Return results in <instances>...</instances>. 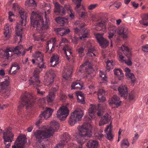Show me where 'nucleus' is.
Listing matches in <instances>:
<instances>
[{"instance_id":"obj_1","label":"nucleus","mask_w":148,"mask_h":148,"mask_svg":"<svg viewBox=\"0 0 148 148\" xmlns=\"http://www.w3.org/2000/svg\"><path fill=\"white\" fill-rule=\"evenodd\" d=\"M46 6L48 7L47 11H45V18L42 17L36 12H32L31 16V26L34 27L36 28V33L33 35L34 41H43L46 34L45 30L49 28V20L47 18V15L50 12V6L49 4H47Z\"/></svg>"},{"instance_id":"obj_2","label":"nucleus","mask_w":148,"mask_h":148,"mask_svg":"<svg viewBox=\"0 0 148 148\" xmlns=\"http://www.w3.org/2000/svg\"><path fill=\"white\" fill-rule=\"evenodd\" d=\"M50 124L51 127L44 126L42 130H37L34 132L36 139L39 142L43 139L49 138L52 136L54 132L59 129L60 125L57 122L52 121Z\"/></svg>"},{"instance_id":"obj_3","label":"nucleus","mask_w":148,"mask_h":148,"mask_svg":"<svg viewBox=\"0 0 148 148\" xmlns=\"http://www.w3.org/2000/svg\"><path fill=\"white\" fill-rule=\"evenodd\" d=\"M92 127L90 123H84L82 126L78 128L79 133L75 136L74 138L78 143L81 144L79 148H82V145L92 135L91 129Z\"/></svg>"},{"instance_id":"obj_4","label":"nucleus","mask_w":148,"mask_h":148,"mask_svg":"<svg viewBox=\"0 0 148 148\" xmlns=\"http://www.w3.org/2000/svg\"><path fill=\"white\" fill-rule=\"evenodd\" d=\"M32 97V96L31 94L27 92L22 95L20 102V105L18 107V110H19L18 114L20 116H23L21 114L23 113V112L22 110H20L22 107L25 106L27 108L32 106L33 102L30 100Z\"/></svg>"},{"instance_id":"obj_5","label":"nucleus","mask_w":148,"mask_h":148,"mask_svg":"<svg viewBox=\"0 0 148 148\" xmlns=\"http://www.w3.org/2000/svg\"><path fill=\"white\" fill-rule=\"evenodd\" d=\"M41 71L38 69H35L33 76L31 77L29 80V83L30 85L36 88L37 89V92L40 95H42L45 93L44 91H41L39 87L41 84L39 79L38 74Z\"/></svg>"},{"instance_id":"obj_6","label":"nucleus","mask_w":148,"mask_h":148,"mask_svg":"<svg viewBox=\"0 0 148 148\" xmlns=\"http://www.w3.org/2000/svg\"><path fill=\"white\" fill-rule=\"evenodd\" d=\"M23 48L22 45L18 46L15 47L7 48L2 53V58L4 59L11 61L13 58L12 56L14 54L17 55H20L21 52L20 51Z\"/></svg>"},{"instance_id":"obj_7","label":"nucleus","mask_w":148,"mask_h":148,"mask_svg":"<svg viewBox=\"0 0 148 148\" xmlns=\"http://www.w3.org/2000/svg\"><path fill=\"white\" fill-rule=\"evenodd\" d=\"M84 114L83 112L81 110H76L73 112L69 121V124L71 126L73 125L77 122L81 120Z\"/></svg>"},{"instance_id":"obj_8","label":"nucleus","mask_w":148,"mask_h":148,"mask_svg":"<svg viewBox=\"0 0 148 148\" xmlns=\"http://www.w3.org/2000/svg\"><path fill=\"white\" fill-rule=\"evenodd\" d=\"M55 75L53 70L51 69L47 71L44 77L43 83L44 85L50 87L54 82Z\"/></svg>"},{"instance_id":"obj_9","label":"nucleus","mask_w":148,"mask_h":148,"mask_svg":"<svg viewBox=\"0 0 148 148\" xmlns=\"http://www.w3.org/2000/svg\"><path fill=\"white\" fill-rule=\"evenodd\" d=\"M27 141L26 136L20 135L16 139L12 148H24V145Z\"/></svg>"},{"instance_id":"obj_10","label":"nucleus","mask_w":148,"mask_h":148,"mask_svg":"<svg viewBox=\"0 0 148 148\" xmlns=\"http://www.w3.org/2000/svg\"><path fill=\"white\" fill-rule=\"evenodd\" d=\"M33 57L34 58V59H32V61L33 64L35 63V62L38 64L39 68H44V63L43 62V54L39 51H36L33 55Z\"/></svg>"},{"instance_id":"obj_11","label":"nucleus","mask_w":148,"mask_h":148,"mask_svg":"<svg viewBox=\"0 0 148 148\" xmlns=\"http://www.w3.org/2000/svg\"><path fill=\"white\" fill-rule=\"evenodd\" d=\"M68 42V40L65 38H62L61 40V42L59 44V45L60 46H63V50L65 53L67 60L69 61L72 56V53L71 50V48L66 45Z\"/></svg>"},{"instance_id":"obj_12","label":"nucleus","mask_w":148,"mask_h":148,"mask_svg":"<svg viewBox=\"0 0 148 148\" xmlns=\"http://www.w3.org/2000/svg\"><path fill=\"white\" fill-rule=\"evenodd\" d=\"M69 113V110L67 106H63L57 111L56 115L58 119L62 120L67 116Z\"/></svg>"},{"instance_id":"obj_13","label":"nucleus","mask_w":148,"mask_h":148,"mask_svg":"<svg viewBox=\"0 0 148 148\" xmlns=\"http://www.w3.org/2000/svg\"><path fill=\"white\" fill-rule=\"evenodd\" d=\"M14 135L10 128H7L4 130L3 138L4 143L11 142L14 140Z\"/></svg>"},{"instance_id":"obj_14","label":"nucleus","mask_w":148,"mask_h":148,"mask_svg":"<svg viewBox=\"0 0 148 148\" xmlns=\"http://www.w3.org/2000/svg\"><path fill=\"white\" fill-rule=\"evenodd\" d=\"M75 32L76 34L79 33V38L81 40H84L88 38L89 36V32L87 29H83L82 30L76 28L74 29Z\"/></svg>"},{"instance_id":"obj_15","label":"nucleus","mask_w":148,"mask_h":148,"mask_svg":"<svg viewBox=\"0 0 148 148\" xmlns=\"http://www.w3.org/2000/svg\"><path fill=\"white\" fill-rule=\"evenodd\" d=\"M103 34H97L96 37L100 45L102 47L106 48L108 45V42L102 36Z\"/></svg>"},{"instance_id":"obj_16","label":"nucleus","mask_w":148,"mask_h":148,"mask_svg":"<svg viewBox=\"0 0 148 148\" xmlns=\"http://www.w3.org/2000/svg\"><path fill=\"white\" fill-rule=\"evenodd\" d=\"M119 95L126 99L128 95L127 87L126 86L121 85L118 88Z\"/></svg>"},{"instance_id":"obj_17","label":"nucleus","mask_w":148,"mask_h":148,"mask_svg":"<svg viewBox=\"0 0 148 148\" xmlns=\"http://www.w3.org/2000/svg\"><path fill=\"white\" fill-rule=\"evenodd\" d=\"M58 86H56V88H52L49 92L48 95L47 96V99L48 103H51L54 100L55 98L54 93L56 92Z\"/></svg>"},{"instance_id":"obj_18","label":"nucleus","mask_w":148,"mask_h":148,"mask_svg":"<svg viewBox=\"0 0 148 148\" xmlns=\"http://www.w3.org/2000/svg\"><path fill=\"white\" fill-rule=\"evenodd\" d=\"M54 12L55 14L64 15L65 13L64 8L62 6L59 5L58 3H55V8Z\"/></svg>"},{"instance_id":"obj_19","label":"nucleus","mask_w":148,"mask_h":148,"mask_svg":"<svg viewBox=\"0 0 148 148\" xmlns=\"http://www.w3.org/2000/svg\"><path fill=\"white\" fill-rule=\"evenodd\" d=\"M106 22L104 20H101L99 21L96 24L95 29L97 31H102L103 32H106Z\"/></svg>"},{"instance_id":"obj_20","label":"nucleus","mask_w":148,"mask_h":148,"mask_svg":"<svg viewBox=\"0 0 148 148\" xmlns=\"http://www.w3.org/2000/svg\"><path fill=\"white\" fill-rule=\"evenodd\" d=\"M121 103V101L120 100L119 98L116 95L113 96L109 100V103L110 105L114 104L116 107L119 106Z\"/></svg>"},{"instance_id":"obj_21","label":"nucleus","mask_w":148,"mask_h":148,"mask_svg":"<svg viewBox=\"0 0 148 148\" xmlns=\"http://www.w3.org/2000/svg\"><path fill=\"white\" fill-rule=\"evenodd\" d=\"M88 62H86L80 66L79 71H78V73H82L83 69H85L86 71L87 72L88 74L92 73L94 71L92 67L88 65Z\"/></svg>"},{"instance_id":"obj_22","label":"nucleus","mask_w":148,"mask_h":148,"mask_svg":"<svg viewBox=\"0 0 148 148\" xmlns=\"http://www.w3.org/2000/svg\"><path fill=\"white\" fill-rule=\"evenodd\" d=\"M119 34L124 39H127L129 38V31L127 27H122L119 30Z\"/></svg>"},{"instance_id":"obj_23","label":"nucleus","mask_w":148,"mask_h":148,"mask_svg":"<svg viewBox=\"0 0 148 148\" xmlns=\"http://www.w3.org/2000/svg\"><path fill=\"white\" fill-rule=\"evenodd\" d=\"M117 30V28L116 27L112 24H110L108 28L109 31V38L110 39L111 41V46H112V40L111 39L112 38L115 33Z\"/></svg>"},{"instance_id":"obj_24","label":"nucleus","mask_w":148,"mask_h":148,"mask_svg":"<svg viewBox=\"0 0 148 148\" xmlns=\"http://www.w3.org/2000/svg\"><path fill=\"white\" fill-rule=\"evenodd\" d=\"M112 126L111 123L108 125L105 130V132L107 134V138L110 140H112L114 137V135L112 133Z\"/></svg>"},{"instance_id":"obj_25","label":"nucleus","mask_w":148,"mask_h":148,"mask_svg":"<svg viewBox=\"0 0 148 148\" xmlns=\"http://www.w3.org/2000/svg\"><path fill=\"white\" fill-rule=\"evenodd\" d=\"M56 33L61 36L68 34L70 32V29L67 27L64 28H57L55 29Z\"/></svg>"},{"instance_id":"obj_26","label":"nucleus","mask_w":148,"mask_h":148,"mask_svg":"<svg viewBox=\"0 0 148 148\" xmlns=\"http://www.w3.org/2000/svg\"><path fill=\"white\" fill-rule=\"evenodd\" d=\"M97 95L99 102L103 103L106 101L105 92L103 90L99 89L98 91Z\"/></svg>"},{"instance_id":"obj_27","label":"nucleus","mask_w":148,"mask_h":148,"mask_svg":"<svg viewBox=\"0 0 148 148\" xmlns=\"http://www.w3.org/2000/svg\"><path fill=\"white\" fill-rule=\"evenodd\" d=\"M53 110L50 108H47L46 110L42 112L40 115V118L43 117L44 119H47L49 118L52 114Z\"/></svg>"},{"instance_id":"obj_28","label":"nucleus","mask_w":148,"mask_h":148,"mask_svg":"<svg viewBox=\"0 0 148 148\" xmlns=\"http://www.w3.org/2000/svg\"><path fill=\"white\" fill-rule=\"evenodd\" d=\"M56 40L55 38H52L47 42V46L46 47L47 49H49V48H51V52L54 50V47L56 46L57 47L56 43Z\"/></svg>"},{"instance_id":"obj_29","label":"nucleus","mask_w":148,"mask_h":148,"mask_svg":"<svg viewBox=\"0 0 148 148\" xmlns=\"http://www.w3.org/2000/svg\"><path fill=\"white\" fill-rule=\"evenodd\" d=\"M23 28L20 24H18L16 26L15 29L16 37H19L20 39V42H21L22 37V30Z\"/></svg>"},{"instance_id":"obj_30","label":"nucleus","mask_w":148,"mask_h":148,"mask_svg":"<svg viewBox=\"0 0 148 148\" xmlns=\"http://www.w3.org/2000/svg\"><path fill=\"white\" fill-rule=\"evenodd\" d=\"M121 50L125 55L127 58H129L132 56V53L128 47L125 45H123L120 47Z\"/></svg>"},{"instance_id":"obj_31","label":"nucleus","mask_w":148,"mask_h":148,"mask_svg":"<svg viewBox=\"0 0 148 148\" xmlns=\"http://www.w3.org/2000/svg\"><path fill=\"white\" fill-rule=\"evenodd\" d=\"M95 106L91 105L90 107L88 109V117L91 120L94 119L95 118Z\"/></svg>"},{"instance_id":"obj_32","label":"nucleus","mask_w":148,"mask_h":148,"mask_svg":"<svg viewBox=\"0 0 148 148\" xmlns=\"http://www.w3.org/2000/svg\"><path fill=\"white\" fill-rule=\"evenodd\" d=\"M86 47L88 48V52L87 53V56L91 57L93 56H95V49L92 47L91 43L90 42H88L87 43Z\"/></svg>"},{"instance_id":"obj_33","label":"nucleus","mask_w":148,"mask_h":148,"mask_svg":"<svg viewBox=\"0 0 148 148\" xmlns=\"http://www.w3.org/2000/svg\"><path fill=\"white\" fill-rule=\"evenodd\" d=\"M110 117L108 114H105L101 117L99 123V125L101 126L108 123L110 120Z\"/></svg>"},{"instance_id":"obj_34","label":"nucleus","mask_w":148,"mask_h":148,"mask_svg":"<svg viewBox=\"0 0 148 148\" xmlns=\"http://www.w3.org/2000/svg\"><path fill=\"white\" fill-rule=\"evenodd\" d=\"M83 84L82 82L78 81L75 82L72 84L71 89L81 90L84 88Z\"/></svg>"},{"instance_id":"obj_35","label":"nucleus","mask_w":148,"mask_h":148,"mask_svg":"<svg viewBox=\"0 0 148 148\" xmlns=\"http://www.w3.org/2000/svg\"><path fill=\"white\" fill-rule=\"evenodd\" d=\"M19 13L21 19V26H25V24L24 23V22L26 21L27 16L25 14L24 10L23 9L20 10L19 12Z\"/></svg>"},{"instance_id":"obj_36","label":"nucleus","mask_w":148,"mask_h":148,"mask_svg":"<svg viewBox=\"0 0 148 148\" xmlns=\"http://www.w3.org/2000/svg\"><path fill=\"white\" fill-rule=\"evenodd\" d=\"M141 18L142 20L139 21L140 23L145 26H148V21L145 22V21L148 20V13L142 14Z\"/></svg>"},{"instance_id":"obj_37","label":"nucleus","mask_w":148,"mask_h":148,"mask_svg":"<svg viewBox=\"0 0 148 148\" xmlns=\"http://www.w3.org/2000/svg\"><path fill=\"white\" fill-rule=\"evenodd\" d=\"M72 73V69H71L69 70L66 69H64L62 72L63 78L66 80L69 79L71 78Z\"/></svg>"},{"instance_id":"obj_38","label":"nucleus","mask_w":148,"mask_h":148,"mask_svg":"<svg viewBox=\"0 0 148 148\" xmlns=\"http://www.w3.org/2000/svg\"><path fill=\"white\" fill-rule=\"evenodd\" d=\"M59 57L58 55H53L51 59V66L54 67L59 63Z\"/></svg>"},{"instance_id":"obj_39","label":"nucleus","mask_w":148,"mask_h":148,"mask_svg":"<svg viewBox=\"0 0 148 148\" xmlns=\"http://www.w3.org/2000/svg\"><path fill=\"white\" fill-rule=\"evenodd\" d=\"M98 143L95 140H90L87 143L86 146L88 148H96L98 146Z\"/></svg>"},{"instance_id":"obj_40","label":"nucleus","mask_w":148,"mask_h":148,"mask_svg":"<svg viewBox=\"0 0 148 148\" xmlns=\"http://www.w3.org/2000/svg\"><path fill=\"white\" fill-rule=\"evenodd\" d=\"M56 22L61 25H63L65 24H67L69 23L68 19L66 18H62L59 17L56 18Z\"/></svg>"},{"instance_id":"obj_41","label":"nucleus","mask_w":148,"mask_h":148,"mask_svg":"<svg viewBox=\"0 0 148 148\" xmlns=\"http://www.w3.org/2000/svg\"><path fill=\"white\" fill-rule=\"evenodd\" d=\"M76 95L77 98V101L80 103L84 104L85 103L84 97L83 94L80 91L77 92Z\"/></svg>"},{"instance_id":"obj_42","label":"nucleus","mask_w":148,"mask_h":148,"mask_svg":"<svg viewBox=\"0 0 148 148\" xmlns=\"http://www.w3.org/2000/svg\"><path fill=\"white\" fill-rule=\"evenodd\" d=\"M114 73L115 75L117 77L119 80L123 79L124 77V74L122 71L119 69H115L114 70Z\"/></svg>"},{"instance_id":"obj_43","label":"nucleus","mask_w":148,"mask_h":148,"mask_svg":"<svg viewBox=\"0 0 148 148\" xmlns=\"http://www.w3.org/2000/svg\"><path fill=\"white\" fill-rule=\"evenodd\" d=\"M67 139L64 141H62L57 144L56 146L54 148H62L63 146L66 144V143L68 142L70 139L69 135V134L67 135Z\"/></svg>"},{"instance_id":"obj_44","label":"nucleus","mask_w":148,"mask_h":148,"mask_svg":"<svg viewBox=\"0 0 148 148\" xmlns=\"http://www.w3.org/2000/svg\"><path fill=\"white\" fill-rule=\"evenodd\" d=\"M25 5L26 6L34 8L36 7L37 5L34 0H27L26 1Z\"/></svg>"},{"instance_id":"obj_45","label":"nucleus","mask_w":148,"mask_h":148,"mask_svg":"<svg viewBox=\"0 0 148 148\" xmlns=\"http://www.w3.org/2000/svg\"><path fill=\"white\" fill-rule=\"evenodd\" d=\"M130 144L127 139H124L122 141L121 144V148H128Z\"/></svg>"},{"instance_id":"obj_46","label":"nucleus","mask_w":148,"mask_h":148,"mask_svg":"<svg viewBox=\"0 0 148 148\" xmlns=\"http://www.w3.org/2000/svg\"><path fill=\"white\" fill-rule=\"evenodd\" d=\"M4 29V34L6 38V39L7 40L10 37V31L8 26L6 25Z\"/></svg>"},{"instance_id":"obj_47","label":"nucleus","mask_w":148,"mask_h":148,"mask_svg":"<svg viewBox=\"0 0 148 148\" xmlns=\"http://www.w3.org/2000/svg\"><path fill=\"white\" fill-rule=\"evenodd\" d=\"M106 69L109 71L110 69L113 68L114 64L112 60H108L106 62Z\"/></svg>"},{"instance_id":"obj_48","label":"nucleus","mask_w":148,"mask_h":148,"mask_svg":"<svg viewBox=\"0 0 148 148\" xmlns=\"http://www.w3.org/2000/svg\"><path fill=\"white\" fill-rule=\"evenodd\" d=\"M126 76L128 79L130 80L132 83H134L136 81V79L133 73H131L127 74Z\"/></svg>"},{"instance_id":"obj_49","label":"nucleus","mask_w":148,"mask_h":148,"mask_svg":"<svg viewBox=\"0 0 148 148\" xmlns=\"http://www.w3.org/2000/svg\"><path fill=\"white\" fill-rule=\"evenodd\" d=\"M117 53L119 61L122 63H123L125 60L124 57L119 50L118 51Z\"/></svg>"},{"instance_id":"obj_50","label":"nucleus","mask_w":148,"mask_h":148,"mask_svg":"<svg viewBox=\"0 0 148 148\" xmlns=\"http://www.w3.org/2000/svg\"><path fill=\"white\" fill-rule=\"evenodd\" d=\"M105 72H103L102 71H100L99 72V76L101 78V79L102 81H106V76Z\"/></svg>"},{"instance_id":"obj_51","label":"nucleus","mask_w":148,"mask_h":148,"mask_svg":"<svg viewBox=\"0 0 148 148\" xmlns=\"http://www.w3.org/2000/svg\"><path fill=\"white\" fill-rule=\"evenodd\" d=\"M84 48L82 47H80L77 49V51L79 54V56L80 57H82L84 56Z\"/></svg>"},{"instance_id":"obj_52","label":"nucleus","mask_w":148,"mask_h":148,"mask_svg":"<svg viewBox=\"0 0 148 148\" xmlns=\"http://www.w3.org/2000/svg\"><path fill=\"white\" fill-rule=\"evenodd\" d=\"M68 9L69 11V17L71 20H72L75 18V13L71 8H69Z\"/></svg>"},{"instance_id":"obj_53","label":"nucleus","mask_w":148,"mask_h":148,"mask_svg":"<svg viewBox=\"0 0 148 148\" xmlns=\"http://www.w3.org/2000/svg\"><path fill=\"white\" fill-rule=\"evenodd\" d=\"M8 15V19L9 21L11 22H13L14 20V17L15 16L14 15L13 12L11 11H10L9 12Z\"/></svg>"},{"instance_id":"obj_54","label":"nucleus","mask_w":148,"mask_h":148,"mask_svg":"<svg viewBox=\"0 0 148 148\" xmlns=\"http://www.w3.org/2000/svg\"><path fill=\"white\" fill-rule=\"evenodd\" d=\"M13 67H16V69L17 70H18L20 69V67H19L18 64L16 62H14L12 64V66L9 71V73H11V70Z\"/></svg>"},{"instance_id":"obj_55","label":"nucleus","mask_w":148,"mask_h":148,"mask_svg":"<svg viewBox=\"0 0 148 148\" xmlns=\"http://www.w3.org/2000/svg\"><path fill=\"white\" fill-rule=\"evenodd\" d=\"M76 4V7L75 9L76 11L78 10V8L81 5L80 2L81 0H72Z\"/></svg>"},{"instance_id":"obj_56","label":"nucleus","mask_w":148,"mask_h":148,"mask_svg":"<svg viewBox=\"0 0 148 148\" xmlns=\"http://www.w3.org/2000/svg\"><path fill=\"white\" fill-rule=\"evenodd\" d=\"M131 56L129 58H128V60H125L123 63H124L125 64L128 66H131L132 64V63L131 59Z\"/></svg>"},{"instance_id":"obj_57","label":"nucleus","mask_w":148,"mask_h":148,"mask_svg":"<svg viewBox=\"0 0 148 148\" xmlns=\"http://www.w3.org/2000/svg\"><path fill=\"white\" fill-rule=\"evenodd\" d=\"M135 92L134 91H132L129 93L128 99L130 100H133L135 97Z\"/></svg>"},{"instance_id":"obj_58","label":"nucleus","mask_w":148,"mask_h":148,"mask_svg":"<svg viewBox=\"0 0 148 148\" xmlns=\"http://www.w3.org/2000/svg\"><path fill=\"white\" fill-rule=\"evenodd\" d=\"M97 6V4H91L88 6V8L89 10H92L95 8Z\"/></svg>"},{"instance_id":"obj_59","label":"nucleus","mask_w":148,"mask_h":148,"mask_svg":"<svg viewBox=\"0 0 148 148\" xmlns=\"http://www.w3.org/2000/svg\"><path fill=\"white\" fill-rule=\"evenodd\" d=\"M139 137V135L137 133H136L134 136L133 138L132 143H134L137 140Z\"/></svg>"},{"instance_id":"obj_60","label":"nucleus","mask_w":148,"mask_h":148,"mask_svg":"<svg viewBox=\"0 0 148 148\" xmlns=\"http://www.w3.org/2000/svg\"><path fill=\"white\" fill-rule=\"evenodd\" d=\"M74 25H78L80 27H84L85 25V24L84 23H82L80 21H76Z\"/></svg>"},{"instance_id":"obj_61","label":"nucleus","mask_w":148,"mask_h":148,"mask_svg":"<svg viewBox=\"0 0 148 148\" xmlns=\"http://www.w3.org/2000/svg\"><path fill=\"white\" fill-rule=\"evenodd\" d=\"M79 39V38H78L76 36L74 37L72 40V42L74 44H76L78 40Z\"/></svg>"},{"instance_id":"obj_62","label":"nucleus","mask_w":148,"mask_h":148,"mask_svg":"<svg viewBox=\"0 0 148 148\" xmlns=\"http://www.w3.org/2000/svg\"><path fill=\"white\" fill-rule=\"evenodd\" d=\"M142 50L145 52H148V45L143 46Z\"/></svg>"},{"instance_id":"obj_63","label":"nucleus","mask_w":148,"mask_h":148,"mask_svg":"<svg viewBox=\"0 0 148 148\" xmlns=\"http://www.w3.org/2000/svg\"><path fill=\"white\" fill-rule=\"evenodd\" d=\"M45 101V97H42V98H40L38 100V102L39 103L41 104L44 103Z\"/></svg>"},{"instance_id":"obj_64","label":"nucleus","mask_w":148,"mask_h":148,"mask_svg":"<svg viewBox=\"0 0 148 148\" xmlns=\"http://www.w3.org/2000/svg\"><path fill=\"white\" fill-rule=\"evenodd\" d=\"M19 8V5L17 3H15L13 4V9L14 10H18Z\"/></svg>"}]
</instances>
